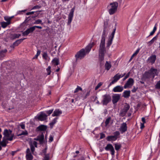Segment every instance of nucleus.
I'll return each instance as SVG.
<instances>
[{
	"mask_svg": "<svg viewBox=\"0 0 160 160\" xmlns=\"http://www.w3.org/2000/svg\"><path fill=\"white\" fill-rule=\"evenodd\" d=\"M4 19L5 21H7V22H9V24H11V21L8 17H4Z\"/></svg>",
	"mask_w": 160,
	"mask_h": 160,
	"instance_id": "3c124183",
	"label": "nucleus"
},
{
	"mask_svg": "<svg viewBox=\"0 0 160 160\" xmlns=\"http://www.w3.org/2000/svg\"><path fill=\"white\" fill-rule=\"evenodd\" d=\"M7 52V50L6 49H5L1 51L0 52V56L2 57L4 56V53H6Z\"/></svg>",
	"mask_w": 160,
	"mask_h": 160,
	"instance_id": "79ce46f5",
	"label": "nucleus"
},
{
	"mask_svg": "<svg viewBox=\"0 0 160 160\" xmlns=\"http://www.w3.org/2000/svg\"><path fill=\"white\" fill-rule=\"evenodd\" d=\"M134 82V80L132 78H129L125 84L124 86V88L125 89L128 88L129 86L132 85Z\"/></svg>",
	"mask_w": 160,
	"mask_h": 160,
	"instance_id": "f8f14e48",
	"label": "nucleus"
},
{
	"mask_svg": "<svg viewBox=\"0 0 160 160\" xmlns=\"http://www.w3.org/2000/svg\"><path fill=\"white\" fill-rule=\"evenodd\" d=\"M47 116L43 112H41L40 115L38 116V119L41 121H44L47 118Z\"/></svg>",
	"mask_w": 160,
	"mask_h": 160,
	"instance_id": "2eb2a0df",
	"label": "nucleus"
},
{
	"mask_svg": "<svg viewBox=\"0 0 160 160\" xmlns=\"http://www.w3.org/2000/svg\"><path fill=\"white\" fill-rule=\"evenodd\" d=\"M39 141L40 144H42L44 143V135L43 132H42L41 134L38 136Z\"/></svg>",
	"mask_w": 160,
	"mask_h": 160,
	"instance_id": "aec40b11",
	"label": "nucleus"
},
{
	"mask_svg": "<svg viewBox=\"0 0 160 160\" xmlns=\"http://www.w3.org/2000/svg\"><path fill=\"white\" fill-rule=\"evenodd\" d=\"M130 90H125L123 93L122 97L125 98H128L130 96Z\"/></svg>",
	"mask_w": 160,
	"mask_h": 160,
	"instance_id": "412c9836",
	"label": "nucleus"
},
{
	"mask_svg": "<svg viewBox=\"0 0 160 160\" xmlns=\"http://www.w3.org/2000/svg\"><path fill=\"white\" fill-rule=\"evenodd\" d=\"M94 45V42H92V43H90L85 48V52L86 53L89 52L91 50L92 48L93 47V46Z\"/></svg>",
	"mask_w": 160,
	"mask_h": 160,
	"instance_id": "4be33fe9",
	"label": "nucleus"
},
{
	"mask_svg": "<svg viewBox=\"0 0 160 160\" xmlns=\"http://www.w3.org/2000/svg\"><path fill=\"white\" fill-rule=\"evenodd\" d=\"M113 40L108 38V42L107 43V48H109L112 43V41Z\"/></svg>",
	"mask_w": 160,
	"mask_h": 160,
	"instance_id": "4c0bfd02",
	"label": "nucleus"
},
{
	"mask_svg": "<svg viewBox=\"0 0 160 160\" xmlns=\"http://www.w3.org/2000/svg\"><path fill=\"white\" fill-rule=\"evenodd\" d=\"M105 150L106 151H110L111 154L114 155L115 153V151L114 148L111 144H109L107 145L105 148Z\"/></svg>",
	"mask_w": 160,
	"mask_h": 160,
	"instance_id": "9b49d317",
	"label": "nucleus"
},
{
	"mask_svg": "<svg viewBox=\"0 0 160 160\" xmlns=\"http://www.w3.org/2000/svg\"><path fill=\"white\" fill-rule=\"evenodd\" d=\"M53 63L55 66L58 65L59 63V60L58 59L55 58L52 61Z\"/></svg>",
	"mask_w": 160,
	"mask_h": 160,
	"instance_id": "72a5a7b5",
	"label": "nucleus"
},
{
	"mask_svg": "<svg viewBox=\"0 0 160 160\" xmlns=\"http://www.w3.org/2000/svg\"><path fill=\"white\" fill-rule=\"evenodd\" d=\"M12 131L10 129H5L4 130L3 134L4 137L2 138V140L8 143V141H12L13 139L14 136V134H12Z\"/></svg>",
	"mask_w": 160,
	"mask_h": 160,
	"instance_id": "f03ea898",
	"label": "nucleus"
},
{
	"mask_svg": "<svg viewBox=\"0 0 160 160\" xmlns=\"http://www.w3.org/2000/svg\"><path fill=\"white\" fill-rule=\"evenodd\" d=\"M62 113V111L61 110H59V109H56L52 114V117L58 116L61 114Z\"/></svg>",
	"mask_w": 160,
	"mask_h": 160,
	"instance_id": "5701e85b",
	"label": "nucleus"
},
{
	"mask_svg": "<svg viewBox=\"0 0 160 160\" xmlns=\"http://www.w3.org/2000/svg\"><path fill=\"white\" fill-rule=\"evenodd\" d=\"M7 144L8 143L5 142L4 140H2V142H0V151L2 149L1 146L3 147H5L7 146Z\"/></svg>",
	"mask_w": 160,
	"mask_h": 160,
	"instance_id": "7c9ffc66",
	"label": "nucleus"
},
{
	"mask_svg": "<svg viewBox=\"0 0 160 160\" xmlns=\"http://www.w3.org/2000/svg\"><path fill=\"white\" fill-rule=\"evenodd\" d=\"M113 80L110 83L109 86H111L112 84H113L115 82H116L119 79L118 76V74L115 75L113 77Z\"/></svg>",
	"mask_w": 160,
	"mask_h": 160,
	"instance_id": "393cba45",
	"label": "nucleus"
},
{
	"mask_svg": "<svg viewBox=\"0 0 160 160\" xmlns=\"http://www.w3.org/2000/svg\"><path fill=\"white\" fill-rule=\"evenodd\" d=\"M155 88L157 89H160V80L158 81L155 85Z\"/></svg>",
	"mask_w": 160,
	"mask_h": 160,
	"instance_id": "49530a36",
	"label": "nucleus"
},
{
	"mask_svg": "<svg viewBox=\"0 0 160 160\" xmlns=\"http://www.w3.org/2000/svg\"><path fill=\"white\" fill-rule=\"evenodd\" d=\"M58 118L57 117L55 118L52 121L49 123V125L50 126V128H52L53 127V126L57 122V120L58 119Z\"/></svg>",
	"mask_w": 160,
	"mask_h": 160,
	"instance_id": "bb28decb",
	"label": "nucleus"
},
{
	"mask_svg": "<svg viewBox=\"0 0 160 160\" xmlns=\"http://www.w3.org/2000/svg\"><path fill=\"white\" fill-rule=\"evenodd\" d=\"M85 55L86 53L85 52V49H82L77 52L75 57L76 60H77L78 58H80V59H82L85 57Z\"/></svg>",
	"mask_w": 160,
	"mask_h": 160,
	"instance_id": "423d86ee",
	"label": "nucleus"
},
{
	"mask_svg": "<svg viewBox=\"0 0 160 160\" xmlns=\"http://www.w3.org/2000/svg\"><path fill=\"white\" fill-rule=\"evenodd\" d=\"M118 76L119 79L121 78H122V77H123V76H124L126 74L125 73H124V74H122V75H121L119 74V73H118Z\"/></svg>",
	"mask_w": 160,
	"mask_h": 160,
	"instance_id": "0e129e2a",
	"label": "nucleus"
},
{
	"mask_svg": "<svg viewBox=\"0 0 160 160\" xmlns=\"http://www.w3.org/2000/svg\"><path fill=\"white\" fill-rule=\"evenodd\" d=\"M148 71L153 79L154 78L155 76H158V73L156 68H151Z\"/></svg>",
	"mask_w": 160,
	"mask_h": 160,
	"instance_id": "0eeeda50",
	"label": "nucleus"
},
{
	"mask_svg": "<svg viewBox=\"0 0 160 160\" xmlns=\"http://www.w3.org/2000/svg\"><path fill=\"white\" fill-rule=\"evenodd\" d=\"M157 39V38L156 37H154L151 41H150L148 42V43L149 44V45H151L153 43L154 41L155 40Z\"/></svg>",
	"mask_w": 160,
	"mask_h": 160,
	"instance_id": "a18cd8bd",
	"label": "nucleus"
},
{
	"mask_svg": "<svg viewBox=\"0 0 160 160\" xmlns=\"http://www.w3.org/2000/svg\"><path fill=\"white\" fill-rule=\"evenodd\" d=\"M26 153V158L27 160H32L33 159V156L29 148H28L27 149Z\"/></svg>",
	"mask_w": 160,
	"mask_h": 160,
	"instance_id": "9d476101",
	"label": "nucleus"
},
{
	"mask_svg": "<svg viewBox=\"0 0 160 160\" xmlns=\"http://www.w3.org/2000/svg\"><path fill=\"white\" fill-rule=\"evenodd\" d=\"M139 49H138L134 53L132 56H131V58H130V60H129V62H130L131 60L132 59L133 57H134V56L136 55L139 52Z\"/></svg>",
	"mask_w": 160,
	"mask_h": 160,
	"instance_id": "58836bf2",
	"label": "nucleus"
},
{
	"mask_svg": "<svg viewBox=\"0 0 160 160\" xmlns=\"http://www.w3.org/2000/svg\"><path fill=\"white\" fill-rule=\"evenodd\" d=\"M44 156L43 157V160H49V154H46L44 155Z\"/></svg>",
	"mask_w": 160,
	"mask_h": 160,
	"instance_id": "c03bdc74",
	"label": "nucleus"
},
{
	"mask_svg": "<svg viewBox=\"0 0 160 160\" xmlns=\"http://www.w3.org/2000/svg\"><path fill=\"white\" fill-rule=\"evenodd\" d=\"M150 78H152V77L150 75L148 72H145L142 75V77L141 79L142 80H145L147 79H149Z\"/></svg>",
	"mask_w": 160,
	"mask_h": 160,
	"instance_id": "4468645a",
	"label": "nucleus"
},
{
	"mask_svg": "<svg viewBox=\"0 0 160 160\" xmlns=\"http://www.w3.org/2000/svg\"><path fill=\"white\" fill-rule=\"evenodd\" d=\"M105 137V134L103 133H100V139H102L104 138Z\"/></svg>",
	"mask_w": 160,
	"mask_h": 160,
	"instance_id": "052dcab7",
	"label": "nucleus"
},
{
	"mask_svg": "<svg viewBox=\"0 0 160 160\" xmlns=\"http://www.w3.org/2000/svg\"><path fill=\"white\" fill-rule=\"evenodd\" d=\"M142 121L143 122V123H146L145 118L143 117L142 118Z\"/></svg>",
	"mask_w": 160,
	"mask_h": 160,
	"instance_id": "338daca9",
	"label": "nucleus"
},
{
	"mask_svg": "<svg viewBox=\"0 0 160 160\" xmlns=\"http://www.w3.org/2000/svg\"><path fill=\"white\" fill-rule=\"evenodd\" d=\"M47 148H46L44 149H43L42 151V153L43 155H46L47 152Z\"/></svg>",
	"mask_w": 160,
	"mask_h": 160,
	"instance_id": "bf43d9fd",
	"label": "nucleus"
},
{
	"mask_svg": "<svg viewBox=\"0 0 160 160\" xmlns=\"http://www.w3.org/2000/svg\"><path fill=\"white\" fill-rule=\"evenodd\" d=\"M156 25H157V24H156L155 26H154V27L153 28V30L152 31L150 32V35H149V36L152 35L154 34V33H155V32L157 30V27H156Z\"/></svg>",
	"mask_w": 160,
	"mask_h": 160,
	"instance_id": "ea45409f",
	"label": "nucleus"
},
{
	"mask_svg": "<svg viewBox=\"0 0 160 160\" xmlns=\"http://www.w3.org/2000/svg\"><path fill=\"white\" fill-rule=\"evenodd\" d=\"M130 73V72H128L124 78H123V81H125L127 78H128L129 76Z\"/></svg>",
	"mask_w": 160,
	"mask_h": 160,
	"instance_id": "603ef678",
	"label": "nucleus"
},
{
	"mask_svg": "<svg viewBox=\"0 0 160 160\" xmlns=\"http://www.w3.org/2000/svg\"><path fill=\"white\" fill-rule=\"evenodd\" d=\"M111 118V117H109L107 118L105 122V126L107 127L108 126L109 123L110 122Z\"/></svg>",
	"mask_w": 160,
	"mask_h": 160,
	"instance_id": "f704fd0d",
	"label": "nucleus"
},
{
	"mask_svg": "<svg viewBox=\"0 0 160 160\" xmlns=\"http://www.w3.org/2000/svg\"><path fill=\"white\" fill-rule=\"evenodd\" d=\"M41 8V6L39 5H36L34 6L32 8V10L35 9H38L40 8Z\"/></svg>",
	"mask_w": 160,
	"mask_h": 160,
	"instance_id": "864d4df0",
	"label": "nucleus"
},
{
	"mask_svg": "<svg viewBox=\"0 0 160 160\" xmlns=\"http://www.w3.org/2000/svg\"><path fill=\"white\" fill-rule=\"evenodd\" d=\"M53 141V137L52 136H50L49 138V142H51Z\"/></svg>",
	"mask_w": 160,
	"mask_h": 160,
	"instance_id": "69168bd1",
	"label": "nucleus"
},
{
	"mask_svg": "<svg viewBox=\"0 0 160 160\" xmlns=\"http://www.w3.org/2000/svg\"><path fill=\"white\" fill-rule=\"evenodd\" d=\"M127 112H126L122 109L120 111V115L122 117H124L126 115Z\"/></svg>",
	"mask_w": 160,
	"mask_h": 160,
	"instance_id": "a19ab883",
	"label": "nucleus"
},
{
	"mask_svg": "<svg viewBox=\"0 0 160 160\" xmlns=\"http://www.w3.org/2000/svg\"><path fill=\"white\" fill-rule=\"evenodd\" d=\"M123 88L122 86H117L113 89L112 91L114 92H121L123 90Z\"/></svg>",
	"mask_w": 160,
	"mask_h": 160,
	"instance_id": "a211bd4d",
	"label": "nucleus"
},
{
	"mask_svg": "<svg viewBox=\"0 0 160 160\" xmlns=\"http://www.w3.org/2000/svg\"><path fill=\"white\" fill-rule=\"evenodd\" d=\"M114 135H111L108 136L106 138V140L108 141H116L118 138V136L120 134L119 132L118 131H116L113 133Z\"/></svg>",
	"mask_w": 160,
	"mask_h": 160,
	"instance_id": "39448f33",
	"label": "nucleus"
},
{
	"mask_svg": "<svg viewBox=\"0 0 160 160\" xmlns=\"http://www.w3.org/2000/svg\"><path fill=\"white\" fill-rule=\"evenodd\" d=\"M34 24H42V21L40 19H38L35 21V22H34Z\"/></svg>",
	"mask_w": 160,
	"mask_h": 160,
	"instance_id": "de8ad7c7",
	"label": "nucleus"
},
{
	"mask_svg": "<svg viewBox=\"0 0 160 160\" xmlns=\"http://www.w3.org/2000/svg\"><path fill=\"white\" fill-rule=\"evenodd\" d=\"M35 12L33 11L28 12L26 13V15H30L32 14H34Z\"/></svg>",
	"mask_w": 160,
	"mask_h": 160,
	"instance_id": "680f3d73",
	"label": "nucleus"
},
{
	"mask_svg": "<svg viewBox=\"0 0 160 160\" xmlns=\"http://www.w3.org/2000/svg\"><path fill=\"white\" fill-rule=\"evenodd\" d=\"M102 84V82H99L97 86L95 87V90H97L99 88H100Z\"/></svg>",
	"mask_w": 160,
	"mask_h": 160,
	"instance_id": "8fccbe9b",
	"label": "nucleus"
},
{
	"mask_svg": "<svg viewBox=\"0 0 160 160\" xmlns=\"http://www.w3.org/2000/svg\"><path fill=\"white\" fill-rule=\"evenodd\" d=\"M116 26H117V24H115V27L114 29L113 30V31L112 32L111 34L109 36V38L112 39H113V38L114 37V36L115 34V33L116 29Z\"/></svg>",
	"mask_w": 160,
	"mask_h": 160,
	"instance_id": "cd10ccee",
	"label": "nucleus"
},
{
	"mask_svg": "<svg viewBox=\"0 0 160 160\" xmlns=\"http://www.w3.org/2000/svg\"><path fill=\"white\" fill-rule=\"evenodd\" d=\"M80 90L82 91V89L80 87L78 86H77V88L75 89L74 92V93H76L78 92Z\"/></svg>",
	"mask_w": 160,
	"mask_h": 160,
	"instance_id": "37998d69",
	"label": "nucleus"
},
{
	"mask_svg": "<svg viewBox=\"0 0 160 160\" xmlns=\"http://www.w3.org/2000/svg\"><path fill=\"white\" fill-rule=\"evenodd\" d=\"M0 24L3 28H6L8 25H10L9 22L7 23L5 22H1Z\"/></svg>",
	"mask_w": 160,
	"mask_h": 160,
	"instance_id": "2f4dec72",
	"label": "nucleus"
},
{
	"mask_svg": "<svg viewBox=\"0 0 160 160\" xmlns=\"http://www.w3.org/2000/svg\"><path fill=\"white\" fill-rule=\"evenodd\" d=\"M21 34H20L15 33L11 35V38L12 39H13L15 38H19Z\"/></svg>",
	"mask_w": 160,
	"mask_h": 160,
	"instance_id": "473e14b6",
	"label": "nucleus"
},
{
	"mask_svg": "<svg viewBox=\"0 0 160 160\" xmlns=\"http://www.w3.org/2000/svg\"><path fill=\"white\" fill-rule=\"evenodd\" d=\"M29 144L30 147L31 152L32 154H33L35 150V148L34 146H33V145H32V142H30L29 143Z\"/></svg>",
	"mask_w": 160,
	"mask_h": 160,
	"instance_id": "c756f323",
	"label": "nucleus"
},
{
	"mask_svg": "<svg viewBox=\"0 0 160 160\" xmlns=\"http://www.w3.org/2000/svg\"><path fill=\"white\" fill-rule=\"evenodd\" d=\"M53 109H51L47 111H46L47 114H48V115H49L51 114L53 112Z\"/></svg>",
	"mask_w": 160,
	"mask_h": 160,
	"instance_id": "5fc2aeb1",
	"label": "nucleus"
},
{
	"mask_svg": "<svg viewBox=\"0 0 160 160\" xmlns=\"http://www.w3.org/2000/svg\"><path fill=\"white\" fill-rule=\"evenodd\" d=\"M26 39V38H24L23 39H21L17 40L16 41L14 42V43L13 44V47H15L18 46L19 44H20L21 42H22L24 40Z\"/></svg>",
	"mask_w": 160,
	"mask_h": 160,
	"instance_id": "a878e982",
	"label": "nucleus"
},
{
	"mask_svg": "<svg viewBox=\"0 0 160 160\" xmlns=\"http://www.w3.org/2000/svg\"><path fill=\"white\" fill-rule=\"evenodd\" d=\"M108 21L107 20L104 22V28L101 40L99 49V61L101 63L104 59V56L106 52V48L105 47V38L107 36L109 30Z\"/></svg>",
	"mask_w": 160,
	"mask_h": 160,
	"instance_id": "f257e3e1",
	"label": "nucleus"
},
{
	"mask_svg": "<svg viewBox=\"0 0 160 160\" xmlns=\"http://www.w3.org/2000/svg\"><path fill=\"white\" fill-rule=\"evenodd\" d=\"M75 9V7H74L71 10L68 17V24L69 25L71 24L73 16V13Z\"/></svg>",
	"mask_w": 160,
	"mask_h": 160,
	"instance_id": "6e6552de",
	"label": "nucleus"
},
{
	"mask_svg": "<svg viewBox=\"0 0 160 160\" xmlns=\"http://www.w3.org/2000/svg\"><path fill=\"white\" fill-rule=\"evenodd\" d=\"M102 98L101 103L103 105H107L112 100L111 97L109 94H107L103 95Z\"/></svg>",
	"mask_w": 160,
	"mask_h": 160,
	"instance_id": "20e7f679",
	"label": "nucleus"
},
{
	"mask_svg": "<svg viewBox=\"0 0 160 160\" xmlns=\"http://www.w3.org/2000/svg\"><path fill=\"white\" fill-rule=\"evenodd\" d=\"M34 13H35L34 14V16L33 17V18H35L38 17L39 14V12H35Z\"/></svg>",
	"mask_w": 160,
	"mask_h": 160,
	"instance_id": "6e6d98bb",
	"label": "nucleus"
},
{
	"mask_svg": "<svg viewBox=\"0 0 160 160\" xmlns=\"http://www.w3.org/2000/svg\"><path fill=\"white\" fill-rule=\"evenodd\" d=\"M34 27H31L22 33L23 36H27L30 33L32 32L35 30Z\"/></svg>",
	"mask_w": 160,
	"mask_h": 160,
	"instance_id": "ddd939ff",
	"label": "nucleus"
},
{
	"mask_svg": "<svg viewBox=\"0 0 160 160\" xmlns=\"http://www.w3.org/2000/svg\"><path fill=\"white\" fill-rule=\"evenodd\" d=\"M47 129V126L44 125H41L38 127L36 129V130L37 131H41L42 132L44 133Z\"/></svg>",
	"mask_w": 160,
	"mask_h": 160,
	"instance_id": "f3484780",
	"label": "nucleus"
},
{
	"mask_svg": "<svg viewBox=\"0 0 160 160\" xmlns=\"http://www.w3.org/2000/svg\"><path fill=\"white\" fill-rule=\"evenodd\" d=\"M138 88V87H134L133 88L132 90V92H135L137 91Z\"/></svg>",
	"mask_w": 160,
	"mask_h": 160,
	"instance_id": "4d7b16f0",
	"label": "nucleus"
},
{
	"mask_svg": "<svg viewBox=\"0 0 160 160\" xmlns=\"http://www.w3.org/2000/svg\"><path fill=\"white\" fill-rule=\"evenodd\" d=\"M129 108L130 105L129 104L127 103H126V104L124 105V108L122 109L127 112Z\"/></svg>",
	"mask_w": 160,
	"mask_h": 160,
	"instance_id": "c9c22d12",
	"label": "nucleus"
},
{
	"mask_svg": "<svg viewBox=\"0 0 160 160\" xmlns=\"http://www.w3.org/2000/svg\"><path fill=\"white\" fill-rule=\"evenodd\" d=\"M115 148L116 150L118 151L121 147V145L118 143L114 144Z\"/></svg>",
	"mask_w": 160,
	"mask_h": 160,
	"instance_id": "e433bc0d",
	"label": "nucleus"
},
{
	"mask_svg": "<svg viewBox=\"0 0 160 160\" xmlns=\"http://www.w3.org/2000/svg\"><path fill=\"white\" fill-rule=\"evenodd\" d=\"M120 131L122 132L123 133L127 130V124L126 122L122 123L119 128Z\"/></svg>",
	"mask_w": 160,
	"mask_h": 160,
	"instance_id": "dca6fc26",
	"label": "nucleus"
},
{
	"mask_svg": "<svg viewBox=\"0 0 160 160\" xmlns=\"http://www.w3.org/2000/svg\"><path fill=\"white\" fill-rule=\"evenodd\" d=\"M110 5L111 6V8L109 9L108 12L110 15H112L117 11L118 3L117 2H114L110 3Z\"/></svg>",
	"mask_w": 160,
	"mask_h": 160,
	"instance_id": "7ed1b4c3",
	"label": "nucleus"
},
{
	"mask_svg": "<svg viewBox=\"0 0 160 160\" xmlns=\"http://www.w3.org/2000/svg\"><path fill=\"white\" fill-rule=\"evenodd\" d=\"M111 67V64L108 63V61H106L105 65V69L107 71H108L109 70Z\"/></svg>",
	"mask_w": 160,
	"mask_h": 160,
	"instance_id": "c85d7f7f",
	"label": "nucleus"
},
{
	"mask_svg": "<svg viewBox=\"0 0 160 160\" xmlns=\"http://www.w3.org/2000/svg\"><path fill=\"white\" fill-rule=\"evenodd\" d=\"M42 57L43 59H44L46 61L48 62L50 60V58L48 56L47 52H43V53L42 54Z\"/></svg>",
	"mask_w": 160,
	"mask_h": 160,
	"instance_id": "b1692460",
	"label": "nucleus"
},
{
	"mask_svg": "<svg viewBox=\"0 0 160 160\" xmlns=\"http://www.w3.org/2000/svg\"><path fill=\"white\" fill-rule=\"evenodd\" d=\"M46 70L47 72V75H49L51 73V67L49 66L47 68Z\"/></svg>",
	"mask_w": 160,
	"mask_h": 160,
	"instance_id": "09e8293b",
	"label": "nucleus"
},
{
	"mask_svg": "<svg viewBox=\"0 0 160 160\" xmlns=\"http://www.w3.org/2000/svg\"><path fill=\"white\" fill-rule=\"evenodd\" d=\"M20 126L21 128L22 129H24L25 128V126L24 124H22L20 125Z\"/></svg>",
	"mask_w": 160,
	"mask_h": 160,
	"instance_id": "774afa93",
	"label": "nucleus"
},
{
	"mask_svg": "<svg viewBox=\"0 0 160 160\" xmlns=\"http://www.w3.org/2000/svg\"><path fill=\"white\" fill-rule=\"evenodd\" d=\"M156 57L155 55H152L148 58V60L152 64H154L156 59Z\"/></svg>",
	"mask_w": 160,
	"mask_h": 160,
	"instance_id": "6ab92c4d",
	"label": "nucleus"
},
{
	"mask_svg": "<svg viewBox=\"0 0 160 160\" xmlns=\"http://www.w3.org/2000/svg\"><path fill=\"white\" fill-rule=\"evenodd\" d=\"M112 101L114 104L116 103L120 100V94H115L112 96Z\"/></svg>",
	"mask_w": 160,
	"mask_h": 160,
	"instance_id": "1a4fd4ad",
	"label": "nucleus"
},
{
	"mask_svg": "<svg viewBox=\"0 0 160 160\" xmlns=\"http://www.w3.org/2000/svg\"><path fill=\"white\" fill-rule=\"evenodd\" d=\"M32 143L33 145V146H35L36 148L37 147V142L34 141L32 142Z\"/></svg>",
	"mask_w": 160,
	"mask_h": 160,
	"instance_id": "13d9d810",
	"label": "nucleus"
},
{
	"mask_svg": "<svg viewBox=\"0 0 160 160\" xmlns=\"http://www.w3.org/2000/svg\"><path fill=\"white\" fill-rule=\"evenodd\" d=\"M90 95V91H88L87 92L85 96L84 97V99H85L88 96Z\"/></svg>",
	"mask_w": 160,
	"mask_h": 160,
	"instance_id": "e2e57ef3",
	"label": "nucleus"
}]
</instances>
